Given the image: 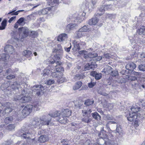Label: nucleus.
I'll list each match as a JSON object with an SVG mask.
<instances>
[{
  "mask_svg": "<svg viewBox=\"0 0 145 145\" xmlns=\"http://www.w3.org/2000/svg\"><path fill=\"white\" fill-rule=\"evenodd\" d=\"M52 119L49 118L48 116L43 115L40 118H35L32 122V125L30 124L27 127V129L28 130H25V132L21 135L22 137L24 138H30L31 133L30 129H33L34 128L38 127L40 128V125H50L51 121Z\"/></svg>",
  "mask_w": 145,
  "mask_h": 145,
  "instance_id": "nucleus-1",
  "label": "nucleus"
},
{
  "mask_svg": "<svg viewBox=\"0 0 145 145\" xmlns=\"http://www.w3.org/2000/svg\"><path fill=\"white\" fill-rule=\"evenodd\" d=\"M140 108L137 106H132L129 111V115L126 116L127 120L131 122L140 121L142 118L138 113Z\"/></svg>",
  "mask_w": 145,
  "mask_h": 145,
  "instance_id": "nucleus-2",
  "label": "nucleus"
},
{
  "mask_svg": "<svg viewBox=\"0 0 145 145\" xmlns=\"http://www.w3.org/2000/svg\"><path fill=\"white\" fill-rule=\"evenodd\" d=\"M29 91L28 89H23L22 91V94L20 95H15L14 100L21 103H25L31 100L29 93Z\"/></svg>",
  "mask_w": 145,
  "mask_h": 145,
  "instance_id": "nucleus-3",
  "label": "nucleus"
},
{
  "mask_svg": "<svg viewBox=\"0 0 145 145\" xmlns=\"http://www.w3.org/2000/svg\"><path fill=\"white\" fill-rule=\"evenodd\" d=\"M57 47V49H56L53 50V52L55 53L56 54L54 56L53 60L49 61L50 63L54 64L56 62V61L59 60L63 54V51L61 45L58 44Z\"/></svg>",
  "mask_w": 145,
  "mask_h": 145,
  "instance_id": "nucleus-4",
  "label": "nucleus"
},
{
  "mask_svg": "<svg viewBox=\"0 0 145 145\" xmlns=\"http://www.w3.org/2000/svg\"><path fill=\"white\" fill-rule=\"evenodd\" d=\"M58 64L57 65V63H56V65L54 64V67H53V70L52 71V72L50 76H52L53 77L57 78L58 77L59 78V76L61 75L62 74V73L60 72L61 70L60 68L61 67H59V69H58V67L57 65H60V63H59V62L58 61H57Z\"/></svg>",
  "mask_w": 145,
  "mask_h": 145,
  "instance_id": "nucleus-5",
  "label": "nucleus"
},
{
  "mask_svg": "<svg viewBox=\"0 0 145 145\" xmlns=\"http://www.w3.org/2000/svg\"><path fill=\"white\" fill-rule=\"evenodd\" d=\"M44 89L42 86L40 85L33 86L32 91L33 93L37 96H39L43 94Z\"/></svg>",
  "mask_w": 145,
  "mask_h": 145,
  "instance_id": "nucleus-6",
  "label": "nucleus"
},
{
  "mask_svg": "<svg viewBox=\"0 0 145 145\" xmlns=\"http://www.w3.org/2000/svg\"><path fill=\"white\" fill-rule=\"evenodd\" d=\"M19 31V39H24L28 35L29 31L27 28L25 27H22L18 29Z\"/></svg>",
  "mask_w": 145,
  "mask_h": 145,
  "instance_id": "nucleus-7",
  "label": "nucleus"
},
{
  "mask_svg": "<svg viewBox=\"0 0 145 145\" xmlns=\"http://www.w3.org/2000/svg\"><path fill=\"white\" fill-rule=\"evenodd\" d=\"M78 53L80 54H84V55H86L84 56V58L86 59L88 57L90 58L95 57L98 56L97 54L95 52H92L88 53L87 52L84 50L79 51Z\"/></svg>",
  "mask_w": 145,
  "mask_h": 145,
  "instance_id": "nucleus-8",
  "label": "nucleus"
},
{
  "mask_svg": "<svg viewBox=\"0 0 145 145\" xmlns=\"http://www.w3.org/2000/svg\"><path fill=\"white\" fill-rule=\"evenodd\" d=\"M54 67V66H52L51 65H49L45 68L42 73L43 76L46 78L48 76H50L52 72V70H53V67Z\"/></svg>",
  "mask_w": 145,
  "mask_h": 145,
  "instance_id": "nucleus-9",
  "label": "nucleus"
},
{
  "mask_svg": "<svg viewBox=\"0 0 145 145\" xmlns=\"http://www.w3.org/2000/svg\"><path fill=\"white\" fill-rule=\"evenodd\" d=\"M4 105L5 108L3 112V115L8 114L12 111V106L10 103H5L4 104Z\"/></svg>",
  "mask_w": 145,
  "mask_h": 145,
  "instance_id": "nucleus-10",
  "label": "nucleus"
},
{
  "mask_svg": "<svg viewBox=\"0 0 145 145\" xmlns=\"http://www.w3.org/2000/svg\"><path fill=\"white\" fill-rule=\"evenodd\" d=\"M32 107V105H28L26 106L22 110V114L25 116H27L29 114L31 111Z\"/></svg>",
  "mask_w": 145,
  "mask_h": 145,
  "instance_id": "nucleus-11",
  "label": "nucleus"
},
{
  "mask_svg": "<svg viewBox=\"0 0 145 145\" xmlns=\"http://www.w3.org/2000/svg\"><path fill=\"white\" fill-rule=\"evenodd\" d=\"M77 24L71 23L68 24L66 26V29L67 31L73 30L76 29L77 26V24H80L81 22L80 21L78 22Z\"/></svg>",
  "mask_w": 145,
  "mask_h": 145,
  "instance_id": "nucleus-12",
  "label": "nucleus"
},
{
  "mask_svg": "<svg viewBox=\"0 0 145 145\" xmlns=\"http://www.w3.org/2000/svg\"><path fill=\"white\" fill-rule=\"evenodd\" d=\"M5 51L9 54H12L14 52L13 46L11 45H6L5 48Z\"/></svg>",
  "mask_w": 145,
  "mask_h": 145,
  "instance_id": "nucleus-13",
  "label": "nucleus"
},
{
  "mask_svg": "<svg viewBox=\"0 0 145 145\" xmlns=\"http://www.w3.org/2000/svg\"><path fill=\"white\" fill-rule=\"evenodd\" d=\"M105 6L103 5L100 6L99 8H98L99 12H97L95 13V15L97 16H100L103 14L105 11Z\"/></svg>",
  "mask_w": 145,
  "mask_h": 145,
  "instance_id": "nucleus-14",
  "label": "nucleus"
},
{
  "mask_svg": "<svg viewBox=\"0 0 145 145\" xmlns=\"http://www.w3.org/2000/svg\"><path fill=\"white\" fill-rule=\"evenodd\" d=\"M71 111L68 109H64L62 111L61 115L65 117H69L71 115Z\"/></svg>",
  "mask_w": 145,
  "mask_h": 145,
  "instance_id": "nucleus-15",
  "label": "nucleus"
},
{
  "mask_svg": "<svg viewBox=\"0 0 145 145\" xmlns=\"http://www.w3.org/2000/svg\"><path fill=\"white\" fill-rule=\"evenodd\" d=\"M24 85L22 84H20L18 83L17 82H14L13 84L11 85V88L14 90H18L20 87V89H21V90L22 89L21 88H22V87L24 86Z\"/></svg>",
  "mask_w": 145,
  "mask_h": 145,
  "instance_id": "nucleus-16",
  "label": "nucleus"
},
{
  "mask_svg": "<svg viewBox=\"0 0 145 145\" xmlns=\"http://www.w3.org/2000/svg\"><path fill=\"white\" fill-rule=\"evenodd\" d=\"M136 67V65L133 63L131 62L127 64L125 67L128 70L131 71L134 69Z\"/></svg>",
  "mask_w": 145,
  "mask_h": 145,
  "instance_id": "nucleus-17",
  "label": "nucleus"
},
{
  "mask_svg": "<svg viewBox=\"0 0 145 145\" xmlns=\"http://www.w3.org/2000/svg\"><path fill=\"white\" fill-rule=\"evenodd\" d=\"M99 20L96 17H94L89 20L88 22V23L90 25H95L96 24L98 21Z\"/></svg>",
  "mask_w": 145,
  "mask_h": 145,
  "instance_id": "nucleus-18",
  "label": "nucleus"
},
{
  "mask_svg": "<svg viewBox=\"0 0 145 145\" xmlns=\"http://www.w3.org/2000/svg\"><path fill=\"white\" fill-rule=\"evenodd\" d=\"M92 112L91 109H83L82 110V115L83 116H89L90 113Z\"/></svg>",
  "mask_w": 145,
  "mask_h": 145,
  "instance_id": "nucleus-19",
  "label": "nucleus"
},
{
  "mask_svg": "<svg viewBox=\"0 0 145 145\" xmlns=\"http://www.w3.org/2000/svg\"><path fill=\"white\" fill-rule=\"evenodd\" d=\"M82 83L81 81H79L76 82L73 86V89L74 90H77L80 88L82 86Z\"/></svg>",
  "mask_w": 145,
  "mask_h": 145,
  "instance_id": "nucleus-20",
  "label": "nucleus"
},
{
  "mask_svg": "<svg viewBox=\"0 0 145 145\" xmlns=\"http://www.w3.org/2000/svg\"><path fill=\"white\" fill-rule=\"evenodd\" d=\"M67 38V35L65 33H63L59 35L57 38L59 41H63Z\"/></svg>",
  "mask_w": 145,
  "mask_h": 145,
  "instance_id": "nucleus-21",
  "label": "nucleus"
},
{
  "mask_svg": "<svg viewBox=\"0 0 145 145\" xmlns=\"http://www.w3.org/2000/svg\"><path fill=\"white\" fill-rule=\"evenodd\" d=\"M23 55L27 57H29L33 56L31 52L29 50H27L23 51Z\"/></svg>",
  "mask_w": 145,
  "mask_h": 145,
  "instance_id": "nucleus-22",
  "label": "nucleus"
},
{
  "mask_svg": "<svg viewBox=\"0 0 145 145\" xmlns=\"http://www.w3.org/2000/svg\"><path fill=\"white\" fill-rule=\"evenodd\" d=\"M95 68V66L92 64L88 63L86 64L84 67V70L85 71L91 69H94Z\"/></svg>",
  "mask_w": 145,
  "mask_h": 145,
  "instance_id": "nucleus-23",
  "label": "nucleus"
},
{
  "mask_svg": "<svg viewBox=\"0 0 145 145\" xmlns=\"http://www.w3.org/2000/svg\"><path fill=\"white\" fill-rule=\"evenodd\" d=\"M48 140L47 136L42 135L40 137L39 139V141L41 142H44Z\"/></svg>",
  "mask_w": 145,
  "mask_h": 145,
  "instance_id": "nucleus-24",
  "label": "nucleus"
},
{
  "mask_svg": "<svg viewBox=\"0 0 145 145\" xmlns=\"http://www.w3.org/2000/svg\"><path fill=\"white\" fill-rule=\"evenodd\" d=\"M9 57V55L8 54H2L0 55V59L5 62Z\"/></svg>",
  "mask_w": 145,
  "mask_h": 145,
  "instance_id": "nucleus-25",
  "label": "nucleus"
},
{
  "mask_svg": "<svg viewBox=\"0 0 145 145\" xmlns=\"http://www.w3.org/2000/svg\"><path fill=\"white\" fill-rule=\"evenodd\" d=\"M58 120L60 123L64 124H65L67 123L68 121V120L66 117L63 116L60 117Z\"/></svg>",
  "mask_w": 145,
  "mask_h": 145,
  "instance_id": "nucleus-26",
  "label": "nucleus"
},
{
  "mask_svg": "<svg viewBox=\"0 0 145 145\" xmlns=\"http://www.w3.org/2000/svg\"><path fill=\"white\" fill-rule=\"evenodd\" d=\"M61 114L60 112H59V111H57L52 113H49L48 115L50 116L51 117L54 118L56 117L60 116Z\"/></svg>",
  "mask_w": 145,
  "mask_h": 145,
  "instance_id": "nucleus-27",
  "label": "nucleus"
},
{
  "mask_svg": "<svg viewBox=\"0 0 145 145\" xmlns=\"http://www.w3.org/2000/svg\"><path fill=\"white\" fill-rule=\"evenodd\" d=\"M93 75L95 76V79L97 80L100 79L102 77V74L101 73H98L97 72L94 71L93 73Z\"/></svg>",
  "mask_w": 145,
  "mask_h": 145,
  "instance_id": "nucleus-28",
  "label": "nucleus"
},
{
  "mask_svg": "<svg viewBox=\"0 0 145 145\" xmlns=\"http://www.w3.org/2000/svg\"><path fill=\"white\" fill-rule=\"evenodd\" d=\"M82 118V122H84L86 123H88L91 121V120L89 118V116H85Z\"/></svg>",
  "mask_w": 145,
  "mask_h": 145,
  "instance_id": "nucleus-29",
  "label": "nucleus"
},
{
  "mask_svg": "<svg viewBox=\"0 0 145 145\" xmlns=\"http://www.w3.org/2000/svg\"><path fill=\"white\" fill-rule=\"evenodd\" d=\"M59 76V78L58 77L57 78V81L59 83H62L66 81V79L62 77V74L61 75H60Z\"/></svg>",
  "mask_w": 145,
  "mask_h": 145,
  "instance_id": "nucleus-30",
  "label": "nucleus"
},
{
  "mask_svg": "<svg viewBox=\"0 0 145 145\" xmlns=\"http://www.w3.org/2000/svg\"><path fill=\"white\" fill-rule=\"evenodd\" d=\"M92 115L93 117L97 120H100L101 117L100 116L97 112H95L92 113Z\"/></svg>",
  "mask_w": 145,
  "mask_h": 145,
  "instance_id": "nucleus-31",
  "label": "nucleus"
},
{
  "mask_svg": "<svg viewBox=\"0 0 145 145\" xmlns=\"http://www.w3.org/2000/svg\"><path fill=\"white\" fill-rule=\"evenodd\" d=\"M80 30L84 32H86L90 30L88 25H85L80 29Z\"/></svg>",
  "mask_w": 145,
  "mask_h": 145,
  "instance_id": "nucleus-32",
  "label": "nucleus"
},
{
  "mask_svg": "<svg viewBox=\"0 0 145 145\" xmlns=\"http://www.w3.org/2000/svg\"><path fill=\"white\" fill-rule=\"evenodd\" d=\"M7 20H4L1 23V26H0V30H2L5 29V27L7 25Z\"/></svg>",
  "mask_w": 145,
  "mask_h": 145,
  "instance_id": "nucleus-33",
  "label": "nucleus"
},
{
  "mask_svg": "<svg viewBox=\"0 0 145 145\" xmlns=\"http://www.w3.org/2000/svg\"><path fill=\"white\" fill-rule=\"evenodd\" d=\"M13 119L12 116L8 117L5 118L4 120V122L6 124H8L11 122Z\"/></svg>",
  "mask_w": 145,
  "mask_h": 145,
  "instance_id": "nucleus-34",
  "label": "nucleus"
},
{
  "mask_svg": "<svg viewBox=\"0 0 145 145\" xmlns=\"http://www.w3.org/2000/svg\"><path fill=\"white\" fill-rule=\"evenodd\" d=\"M16 10L13 9L12 11L9 12L8 14H11L12 15H17L18 14V12H22L24 11L23 10H19L16 12H14Z\"/></svg>",
  "mask_w": 145,
  "mask_h": 145,
  "instance_id": "nucleus-35",
  "label": "nucleus"
},
{
  "mask_svg": "<svg viewBox=\"0 0 145 145\" xmlns=\"http://www.w3.org/2000/svg\"><path fill=\"white\" fill-rule=\"evenodd\" d=\"M74 103L76 106L80 107L83 104V102L81 100H80L78 101H75Z\"/></svg>",
  "mask_w": 145,
  "mask_h": 145,
  "instance_id": "nucleus-36",
  "label": "nucleus"
},
{
  "mask_svg": "<svg viewBox=\"0 0 145 145\" xmlns=\"http://www.w3.org/2000/svg\"><path fill=\"white\" fill-rule=\"evenodd\" d=\"M94 103L93 101H91L90 99H87L85 101L84 104L87 106H89Z\"/></svg>",
  "mask_w": 145,
  "mask_h": 145,
  "instance_id": "nucleus-37",
  "label": "nucleus"
},
{
  "mask_svg": "<svg viewBox=\"0 0 145 145\" xmlns=\"http://www.w3.org/2000/svg\"><path fill=\"white\" fill-rule=\"evenodd\" d=\"M15 127V125L14 124H9L7 127V129L12 131L14 129Z\"/></svg>",
  "mask_w": 145,
  "mask_h": 145,
  "instance_id": "nucleus-38",
  "label": "nucleus"
},
{
  "mask_svg": "<svg viewBox=\"0 0 145 145\" xmlns=\"http://www.w3.org/2000/svg\"><path fill=\"white\" fill-rule=\"evenodd\" d=\"M145 27L144 26H142L139 29H138V34L139 35H141L145 31Z\"/></svg>",
  "mask_w": 145,
  "mask_h": 145,
  "instance_id": "nucleus-39",
  "label": "nucleus"
},
{
  "mask_svg": "<svg viewBox=\"0 0 145 145\" xmlns=\"http://www.w3.org/2000/svg\"><path fill=\"white\" fill-rule=\"evenodd\" d=\"M127 79L129 80H130L131 81H134L137 79V78L135 76H127Z\"/></svg>",
  "mask_w": 145,
  "mask_h": 145,
  "instance_id": "nucleus-40",
  "label": "nucleus"
},
{
  "mask_svg": "<svg viewBox=\"0 0 145 145\" xmlns=\"http://www.w3.org/2000/svg\"><path fill=\"white\" fill-rule=\"evenodd\" d=\"M142 80H139L137 81L138 83L135 84L136 86L138 87H140L141 86L143 88H145L144 85V84H142L140 82H142Z\"/></svg>",
  "mask_w": 145,
  "mask_h": 145,
  "instance_id": "nucleus-41",
  "label": "nucleus"
},
{
  "mask_svg": "<svg viewBox=\"0 0 145 145\" xmlns=\"http://www.w3.org/2000/svg\"><path fill=\"white\" fill-rule=\"evenodd\" d=\"M99 135L101 138L103 139H106L108 138V135L106 133V132L102 133V135Z\"/></svg>",
  "mask_w": 145,
  "mask_h": 145,
  "instance_id": "nucleus-42",
  "label": "nucleus"
},
{
  "mask_svg": "<svg viewBox=\"0 0 145 145\" xmlns=\"http://www.w3.org/2000/svg\"><path fill=\"white\" fill-rule=\"evenodd\" d=\"M81 43H76V44H74V47L76 48V50H79L81 49Z\"/></svg>",
  "mask_w": 145,
  "mask_h": 145,
  "instance_id": "nucleus-43",
  "label": "nucleus"
},
{
  "mask_svg": "<svg viewBox=\"0 0 145 145\" xmlns=\"http://www.w3.org/2000/svg\"><path fill=\"white\" fill-rule=\"evenodd\" d=\"M76 33L78 38H80L83 36V32L80 30V29L78 31H76Z\"/></svg>",
  "mask_w": 145,
  "mask_h": 145,
  "instance_id": "nucleus-44",
  "label": "nucleus"
},
{
  "mask_svg": "<svg viewBox=\"0 0 145 145\" xmlns=\"http://www.w3.org/2000/svg\"><path fill=\"white\" fill-rule=\"evenodd\" d=\"M30 36L33 37H35L37 35V32L35 31H32L30 34Z\"/></svg>",
  "mask_w": 145,
  "mask_h": 145,
  "instance_id": "nucleus-45",
  "label": "nucleus"
},
{
  "mask_svg": "<svg viewBox=\"0 0 145 145\" xmlns=\"http://www.w3.org/2000/svg\"><path fill=\"white\" fill-rule=\"evenodd\" d=\"M138 69L141 71H145V64L140 65L138 66Z\"/></svg>",
  "mask_w": 145,
  "mask_h": 145,
  "instance_id": "nucleus-46",
  "label": "nucleus"
},
{
  "mask_svg": "<svg viewBox=\"0 0 145 145\" xmlns=\"http://www.w3.org/2000/svg\"><path fill=\"white\" fill-rule=\"evenodd\" d=\"M82 76L79 74H77L74 76V78L75 80H77L81 79Z\"/></svg>",
  "mask_w": 145,
  "mask_h": 145,
  "instance_id": "nucleus-47",
  "label": "nucleus"
},
{
  "mask_svg": "<svg viewBox=\"0 0 145 145\" xmlns=\"http://www.w3.org/2000/svg\"><path fill=\"white\" fill-rule=\"evenodd\" d=\"M48 10L47 8H44L41 10L40 11H39V13L41 12L42 14H45L48 13Z\"/></svg>",
  "mask_w": 145,
  "mask_h": 145,
  "instance_id": "nucleus-48",
  "label": "nucleus"
},
{
  "mask_svg": "<svg viewBox=\"0 0 145 145\" xmlns=\"http://www.w3.org/2000/svg\"><path fill=\"white\" fill-rule=\"evenodd\" d=\"M118 74V72L116 71H112L110 74V75L112 76H116Z\"/></svg>",
  "mask_w": 145,
  "mask_h": 145,
  "instance_id": "nucleus-49",
  "label": "nucleus"
},
{
  "mask_svg": "<svg viewBox=\"0 0 145 145\" xmlns=\"http://www.w3.org/2000/svg\"><path fill=\"white\" fill-rule=\"evenodd\" d=\"M132 74L136 76H140V75L141 73L138 72H137L134 71L132 70L131 72Z\"/></svg>",
  "mask_w": 145,
  "mask_h": 145,
  "instance_id": "nucleus-50",
  "label": "nucleus"
},
{
  "mask_svg": "<svg viewBox=\"0 0 145 145\" xmlns=\"http://www.w3.org/2000/svg\"><path fill=\"white\" fill-rule=\"evenodd\" d=\"M106 107L109 109H112L113 107V105L112 104L107 103Z\"/></svg>",
  "mask_w": 145,
  "mask_h": 145,
  "instance_id": "nucleus-51",
  "label": "nucleus"
},
{
  "mask_svg": "<svg viewBox=\"0 0 145 145\" xmlns=\"http://www.w3.org/2000/svg\"><path fill=\"white\" fill-rule=\"evenodd\" d=\"M54 82V81L53 80L50 79L47 81V84L48 85H50L53 84Z\"/></svg>",
  "mask_w": 145,
  "mask_h": 145,
  "instance_id": "nucleus-52",
  "label": "nucleus"
},
{
  "mask_svg": "<svg viewBox=\"0 0 145 145\" xmlns=\"http://www.w3.org/2000/svg\"><path fill=\"white\" fill-rule=\"evenodd\" d=\"M97 3V1L95 0H92L91 1L92 5H91V7L92 8H94L95 6Z\"/></svg>",
  "mask_w": 145,
  "mask_h": 145,
  "instance_id": "nucleus-53",
  "label": "nucleus"
},
{
  "mask_svg": "<svg viewBox=\"0 0 145 145\" xmlns=\"http://www.w3.org/2000/svg\"><path fill=\"white\" fill-rule=\"evenodd\" d=\"M24 20V19L22 17L20 18L17 22V23H18V24H20L22 23Z\"/></svg>",
  "mask_w": 145,
  "mask_h": 145,
  "instance_id": "nucleus-54",
  "label": "nucleus"
},
{
  "mask_svg": "<svg viewBox=\"0 0 145 145\" xmlns=\"http://www.w3.org/2000/svg\"><path fill=\"white\" fill-rule=\"evenodd\" d=\"M105 11L109 10L111 7V5H104Z\"/></svg>",
  "mask_w": 145,
  "mask_h": 145,
  "instance_id": "nucleus-55",
  "label": "nucleus"
},
{
  "mask_svg": "<svg viewBox=\"0 0 145 145\" xmlns=\"http://www.w3.org/2000/svg\"><path fill=\"white\" fill-rule=\"evenodd\" d=\"M88 86L89 88H92L95 85L94 82H91L88 83Z\"/></svg>",
  "mask_w": 145,
  "mask_h": 145,
  "instance_id": "nucleus-56",
  "label": "nucleus"
},
{
  "mask_svg": "<svg viewBox=\"0 0 145 145\" xmlns=\"http://www.w3.org/2000/svg\"><path fill=\"white\" fill-rule=\"evenodd\" d=\"M15 77V76L14 75L10 74L8 75L7 77V78L8 79H11Z\"/></svg>",
  "mask_w": 145,
  "mask_h": 145,
  "instance_id": "nucleus-57",
  "label": "nucleus"
},
{
  "mask_svg": "<svg viewBox=\"0 0 145 145\" xmlns=\"http://www.w3.org/2000/svg\"><path fill=\"white\" fill-rule=\"evenodd\" d=\"M104 57H105L106 58H109L110 57V55L108 53H105L103 55V56Z\"/></svg>",
  "mask_w": 145,
  "mask_h": 145,
  "instance_id": "nucleus-58",
  "label": "nucleus"
},
{
  "mask_svg": "<svg viewBox=\"0 0 145 145\" xmlns=\"http://www.w3.org/2000/svg\"><path fill=\"white\" fill-rule=\"evenodd\" d=\"M121 131V128L120 127H118V125H116V132L119 133Z\"/></svg>",
  "mask_w": 145,
  "mask_h": 145,
  "instance_id": "nucleus-59",
  "label": "nucleus"
},
{
  "mask_svg": "<svg viewBox=\"0 0 145 145\" xmlns=\"http://www.w3.org/2000/svg\"><path fill=\"white\" fill-rule=\"evenodd\" d=\"M88 88V87L86 85H84L83 86L81 89L80 90H86Z\"/></svg>",
  "mask_w": 145,
  "mask_h": 145,
  "instance_id": "nucleus-60",
  "label": "nucleus"
},
{
  "mask_svg": "<svg viewBox=\"0 0 145 145\" xmlns=\"http://www.w3.org/2000/svg\"><path fill=\"white\" fill-rule=\"evenodd\" d=\"M98 93H99L105 96H106L107 95V93L103 92L100 91H98Z\"/></svg>",
  "mask_w": 145,
  "mask_h": 145,
  "instance_id": "nucleus-61",
  "label": "nucleus"
},
{
  "mask_svg": "<svg viewBox=\"0 0 145 145\" xmlns=\"http://www.w3.org/2000/svg\"><path fill=\"white\" fill-rule=\"evenodd\" d=\"M16 17V16H14L8 20V22L10 23L14 20L15 19Z\"/></svg>",
  "mask_w": 145,
  "mask_h": 145,
  "instance_id": "nucleus-62",
  "label": "nucleus"
},
{
  "mask_svg": "<svg viewBox=\"0 0 145 145\" xmlns=\"http://www.w3.org/2000/svg\"><path fill=\"white\" fill-rule=\"evenodd\" d=\"M133 39V38L132 39L131 37H129V39L131 43V44H133V43H135L136 42L134 40V39Z\"/></svg>",
  "mask_w": 145,
  "mask_h": 145,
  "instance_id": "nucleus-63",
  "label": "nucleus"
},
{
  "mask_svg": "<svg viewBox=\"0 0 145 145\" xmlns=\"http://www.w3.org/2000/svg\"><path fill=\"white\" fill-rule=\"evenodd\" d=\"M142 108L143 110L145 111V102H144L142 104Z\"/></svg>",
  "mask_w": 145,
  "mask_h": 145,
  "instance_id": "nucleus-64",
  "label": "nucleus"
}]
</instances>
